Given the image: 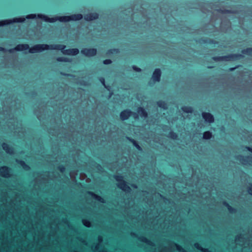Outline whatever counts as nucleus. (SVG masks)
Here are the masks:
<instances>
[{
  "instance_id": "obj_1",
  "label": "nucleus",
  "mask_w": 252,
  "mask_h": 252,
  "mask_svg": "<svg viewBox=\"0 0 252 252\" xmlns=\"http://www.w3.org/2000/svg\"><path fill=\"white\" fill-rule=\"evenodd\" d=\"M38 17L49 23H54L57 21H59L61 22H68L70 21L69 16H56L53 18H49L47 15L38 14Z\"/></svg>"
},
{
  "instance_id": "obj_2",
  "label": "nucleus",
  "mask_w": 252,
  "mask_h": 252,
  "mask_svg": "<svg viewBox=\"0 0 252 252\" xmlns=\"http://www.w3.org/2000/svg\"><path fill=\"white\" fill-rule=\"evenodd\" d=\"M242 57V55L241 54H231L228 56H221V57H213L214 60L216 61H233L237 59H240Z\"/></svg>"
},
{
  "instance_id": "obj_3",
  "label": "nucleus",
  "mask_w": 252,
  "mask_h": 252,
  "mask_svg": "<svg viewBox=\"0 0 252 252\" xmlns=\"http://www.w3.org/2000/svg\"><path fill=\"white\" fill-rule=\"evenodd\" d=\"M115 179L118 182V187L126 192H129L130 190V187L126 184V182L123 180V177L121 176H116Z\"/></svg>"
},
{
  "instance_id": "obj_4",
  "label": "nucleus",
  "mask_w": 252,
  "mask_h": 252,
  "mask_svg": "<svg viewBox=\"0 0 252 252\" xmlns=\"http://www.w3.org/2000/svg\"><path fill=\"white\" fill-rule=\"evenodd\" d=\"M26 18L24 17L14 18L12 19H6L0 21V27L8 25L13 23H23Z\"/></svg>"
},
{
  "instance_id": "obj_5",
  "label": "nucleus",
  "mask_w": 252,
  "mask_h": 252,
  "mask_svg": "<svg viewBox=\"0 0 252 252\" xmlns=\"http://www.w3.org/2000/svg\"><path fill=\"white\" fill-rule=\"evenodd\" d=\"M81 53L85 57L91 58L96 55L97 50L95 48H83L81 50Z\"/></svg>"
},
{
  "instance_id": "obj_6",
  "label": "nucleus",
  "mask_w": 252,
  "mask_h": 252,
  "mask_svg": "<svg viewBox=\"0 0 252 252\" xmlns=\"http://www.w3.org/2000/svg\"><path fill=\"white\" fill-rule=\"evenodd\" d=\"M45 44H37L29 49V53H35L38 52H41L45 50Z\"/></svg>"
},
{
  "instance_id": "obj_7",
  "label": "nucleus",
  "mask_w": 252,
  "mask_h": 252,
  "mask_svg": "<svg viewBox=\"0 0 252 252\" xmlns=\"http://www.w3.org/2000/svg\"><path fill=\"white\" fill-rule=\"evenodd\" d=\"M237 159L244 165H252V157H244L242 156H238Z\"/></svg>"
},
{
  "instance_id": "obj_8",
  "label": "nucleus",
  "mask_w": 252,
  "mask_h": 252,
  "mask_svg": "<svg viewBox=\"0 0 252 252\" xmlns=\"http://www.w3.org/2000/svg\"><path fill=\"white\" fill-rule=\"evenodd\" d=\"M45 50H61L64 49L66 46L64 45H60V44H52V45H47L45 44Z\"/></svg>"
},
{
  "instance_id": "obj_9",
  "label": "nucleus",
  "mask_w": 252,
  "mask_h": 252,
  "mask_svg": "<svg viewBox=\"0 0 252 252\" xmlns=\"http://www.w3.org/2000/svg\"><path fill=\"white\" fill-rule=\"evenodd\" d=\"M161 72L160 69L157 68L153 73L151 80L153 82H159L160 80Z\"/></svg>"
},
{
  "instance_id": "obj_10",
  "label": "nucleus",
  "mask_w": 252,
  "mask_h": 252,
  "mask_svg": "<svg viewBox=\"0 0 252 252\" xmlns=\"http://www.w3.org/2000/svg\"><path fill=\"white\" fill-rule=\"evenodd\" d=\"M62 52L64 55L75 56L77 55L79 53V50L77 48H73L66 50L63 49L62 50Z\"/></svg>"
},
{
  "instance_id": "obj_11",
  "label": "nucleus",
  "mask_w": 252,
  "mask_h": 252,
  "mask_svg": "<svg viewBox=\"0 0 252 252\" xmlns=\"http://www.w3.org/2000/svg\"><path fill=\"white\" fill-rule=\"evenodd\" d=\"M202 116L203 118L207 123H212L214 122L213 116L209 113L203 112L202 114Z\"/></svg>"
},
{
  "instance_id": "obj_12",
  "label": "nucleus",
  "mask_w": 252,
  "mask_h": 252,
  "mask_svg": "<svg viewBox=\"0 0 252 252\" xmlns=\"http://www.w3.org/2000/svg\"><path fill=\"white\" fill-rule=\"evenodd\" d=\"M132 112L129 110H125L123 111L120 115L121 119L122 121H125L129 118L131 116Z\"/></svg>"
},
{
  "instance_id": "obj_13",
  "label": "nucleus",
  "mask_w": 252,
  "mask_h": 252,
  "mask_svg": "<svg viewBox=\"0 0 252 252\" xmlns=\"http://www.w3.org/2000/svg\"><path fill=\"white\" fill-rule=\"evenodd\" d=\"M98 18V14L97 13H90L84 16V19L86 21H90L95 20Z\"/></svg>"
},
{
  "instance_id": "obj_14",
  "label": "nucleus",
  "mask_w": 252,
  "mask_h": 252,
  "mask_svg": "<svg viewBox=\"0 0 252 252\" xmlns=\"http://www.w3.org/2000/svg\"><path fill=\"white\" fill-rule=\"evenodd\" d=\"M0 173L1 176L7 178L10 176V169L6 166L2 167L0 168Z\"/></svg>"
},
{
  "instance_id": "obj_15",
  "label": "nucleus",
  "mask_w": 252,
  "mask_h": 252,
  "mask_svg": "<svg viewBox=\"0 0 252 252\" xmlns=\"http://www.w3.org/2000/svg\"><path fill=\"white\" fill-rule=\"evenodd\" d=\"M98 240L99 242V243L96 245L94 247L92 246V249L94 251V252H107L106 251L104 250H102L101 251H98L99 248V244L102 242L103 239L102 237L100 236H98Z\"/></svg>"
},
{
  "instance_id": "obj_16",
  "label": "nucleus",
  "mask_w": 252,
  "mask_h": 252,
  "mask_svg": "<svg viewBox=\"0 0 252 252\" xmlns=\"http://www.w3.org/2000/svg\"><path fill=\"white\" fill-rule=\"evenodd\" d=\"M29 49V45L27 44H18L15 47V51H22Z\"/></svg>"
},
{
  "instance_id": "obj_17",
  "label": "nucleus",
  "mask_w": 252,
  "mask_h": 252,
  "mask_svg": "<svg viewBox=\"0 0 252 252\" xmlns=\"http://www.w3.org/2000/svg\"><path fill=\"white\" fill-rule=\"evenodd\" d=\"M83 15L81 14H72L69 16L70 21H76L81 20L83 18Z\"/></svg>"
},
{
  "instance_id": "obj_18",
  "label": "nucleus",
  "mask_w": 252,
  "mask_h": 252,
  "mask_svg": "<svg viewBox=\"0 0 252 252\" xmlns=\"http://www.w3.org/2000/svg\"><path fill=\"white\" fill-rule=\"evenodd\" d=\"M2 148L7 153L9 154H12L13 153V150L12 148L10 147L9 145H8L6 143H3L2 144Z\"/></svg>"
},
{
  "instance_id": "obj_19",
  "label": "nucleus",
  "mask_w": 252,
  "mask_h": 252,
  "mask_svg": "<svg viewBox=\"0 0 252 252\" xmlns=\"http://www.w3.org/2000/svg\"><path fill=\"white\" fill-rule=\"evenodd\" d=\"M88 194H90L93 198H94L95 199L99 201L100 202L104 203V200L103 198H102L101 196H98L93 192L89 191Z\"/></svg>"
},
{
  "instance_id": "obj_20",
  "label": "nucleus",
  "mask_w": 252,
  "mask_h": 252,
  "mask_svg": "<svg viewBox=\"0 0 252 252\" xmlns=\"http://www.w3.org/2000/svg\"><path fill=\"white\" fill-rule=\"evenodd\" d=\"M88 194H90L93 198H94L95 199L99 201L100 202L104 203V200L103 198H102L101 196H98L93 192L89 191Z\"/></svg>"
},
{
  "instance_id": "obj_21",
  "label": "nucleus",
  "mask_w": 252,
  "mask_h": 252,
  "mask_svg": "<svg viewBox=\"0 0 252 252\" xmlns=\"http://www.w3.org/2000/svg\"><path fill=\"white\" fill-rule=\"evenodd\" d=\"M137 113L141 117L144 118L147 117V113L146 111L142 107L138 108Z\"/></svg>"
},
{
  "instance_id": "obj_22",
  "label": "nucleus",
  "mask_w": 252,
  "mask_h": 252,
  "mask_svg": "<svg viewBox=\"0 0 252 252\" xmlns=\"http://www.w3.org/2000/svg\"><path fill=\"white\" fill-rule=\"evenodd\" d=\"M139 239L141 241H142L144 243H145L146 244H147L148 245L152 246H153V243L152 242H151V241L148 240L146 238H145L144 237H140Z\"/></svg>"
},
{
  "instance_id": "obj_23",
  "label": "nucleus",
  "mask_w": 252,
  "mask_h": 252,
  "mask_svg": "<svg viewBox=\"0 0 252 252\" xmlns=\"http://www.w3.org/2000/svg\"><path fill=\"white\" fill-rule=\"evenodd\" d=\"M212 136V134L209 131L204 132L203 135V138L204 139H210Z\"/></svg>"
},
{
  "instance_id": "obj_24",
  "label": "nucleus",
  "mask_w": 252,
  "mask_h": 252,
  "mask_svg": "<svg viewBox=\"0 0 252 252\" xmlns=\"http://www.w3.org/2000/svg\"><path fill=\"white\" fill-rule=\"evenodd\" d=\"M17 162L26 170H28L30 169V167L27 165L25 162L22 160H16Z\"/></svg>"
},
{
  "instance_id": "obj_25",
  "label": "nucleus",
  "mask_w": 252,
  "mask_h": 252,
  "mask_svg": "<svg viewBox=\"0 0 252 252\" xmlns=\"http://www.w3.org/2000/svg\"><path fill=\"white\" fill-rule=\"evenodd\" d=\"M157 104L158 107L163 109H166L167 108V104L164 101H158L157 102Z\"/></svg>"
},
{
  "instance_id": "obj_26",
  "label": "nucleus",
  "mask_w": 252,
  "mask_h": 252,
  "mask_svg": "<svg viewBox=\"0 0 252 252\" xmlns=\"http://www.w3.org/2000/svg\"><path fill=\"white\" fill-rule=\"evenodd\" d=\"M182 110L186 113H192L193 110L191 107L189 106H184L182 108Z\"/></svg>"
},
{
  "instance_id": "obj_27",
  "label": "nucleus",
  "mask_w": 252,
  "mask_h": 252,
  "mask_svg": "<svg viewBox=\"0 0 252 252\" xmlns=\"http://www.w3.org/2000/svg\"><path fill=\"white\" fill-rule=\"evenodd\" d=\"M58 62H71L72 60L65 57H58L57 58Z\"/></svg>"
},
{
  "instance_id": "obj_28",
  "label": "nucleus",
  "mask_w": 252,
  "mask_h": 252,
  "mask_svg": "<svg viewBox=\"0 0 252 252\" xmlns=\"http://www.w3.org/2000/svg\"><path fill=\"white\" fill-rule=\"evenodd\" d=\"M242 52L244 54L252 55V48H248L247 49L243 50Z\"/></svg>"
},
{
  "instance_id": "obj_29",
  "label": "nucleus",
  "mask_w": 252,
  "mask_h": 252,
  "mask_svg": "<svg viewBox=\"0 0 252 252\" xmlns=\"http://www.w3.org/2000/svg\"><path fill=\"white\" fill-rule=\"evenodd\" d=\"M21 126V124H19L18 122H16V125H14L13 126V128L15 129V132H19L20 130H19V128H20V126Z\"/></svg>"
},
{
  "instance_id": "obj_30",
  "label": "nucleus",
  "mask_w": 252,
  "mask_h": 252,
  "mask_svg": "<svg viewBox=\"0 0 252 252\" xmlns=\"http://www.w3.org/2000/svg\"><path fill=\"white\" fill-rule=\"evenodd\" d=\"M38 15H36L35 14H29V15H27V16L26 17V18L27 19H35V18L38 17Z\"/></svg>"
},
{
  "instance_id": "obj_31",
  "label": "nucleus",
  "mask_w": 252,
  "mask_h": 252,
  "mask_svg": "<svg viewBox=\"0 0 252 252\" xmlns=\"http://www.w3.org/2000/svg\"><path fill=\"white\" fill-rule=\"evenodd\" d=\"M83 223L85 226L88 227L91 226V222L88 220H83Z\"/></svg>"
},
{
  "instance_id": "obj_32",
  "label": "nucleus",
  "mask_w": 252,
  "mask_h": 252,
  "mask_svg": "<svg viewBox=\"0 0 252 252\" xmlns=\"http://www.w3.org/2000/svg\"><path fill=\"white\" fill-rule=\"evenodd\" d=\"M176 247L177 250L179 252H186V251L183 248H182V247H181L180 246H179L178 245H176Z\"/></svg>"
},
{
  "instance_id": "obj_33",
  "label": "nucleus",
  "mask_w": 252,
  "mask_h": 252,
  "mask_svg": "<svg viewBox=\"0 0 252 252\" xmlns=\"http://www.w3.org/2000/svg\"><path fill=\"white\" fill-rule=\"evenodd\" d=\"M224 204L227 207L230 212L232 213L233 212V209L227 203L224 202Z\"/></svg>"
},
{
  "instance_id": "obj_34",
  "label": "nucleus",
  "mask_w": 252,
  "mask_h": 252,
  "mask_svg": "<svg viewBox=\"0 0 252 252\" xmlns=\"http://www.w3.org/2000/svg\"><path fill=\"white\" fill-rule=\"evenodd\" d=\"M132 142H133V145L136 147L137 149H138L139 150H141L140 146L136 143L135 141L132 140Z\"/></svg>"
},
{
  "instance_id": "obj_35",
  "label": "nucleus",
  "mask_w": 252,
  "mask_h": 252,
  "mask_svg": "<svg viewBox=\"0 0 252 252\" xmlns=\"http://www.w3.org/2000/svg\"><path fill=\"white\" fill-rule=\"evenodd\" d=\"M170 136L173 139H176L177 137V134L176 133H174L173 132H170Z\"/></svg>"
},
{
  "instance_id": "obj_36",
  "label": "nucleus",
  "mask_w": 252,
  "mask_h": 252,
  "mask_svg": "<svg viewBox=\"0 0 252 252\" xmlns=\"http://www.w3.org/2000/svg\"><path fill=\"white\" fill-rule=\"evenodd\" d=\"M112 63V61L111 60L107 59L103 61V63L105 64H109Z\"/></svg>"
},
{
  "instance_id": "obj_37",
  "label": "nucleus",
  "mask_w": 252,
  "mask_h": 252,
  "mask_svg": "<svg viewBox=\"0 0 252 252\" xmlns=\"http://www.w3.org/2000/svg\"><path fill=\"white\" fill-rule=\"evenodd\" d=\"M132 68L136 71L140 72L141 71V69L140 68H139L135 65H133L132 66Z\"/></svg>"
},
{
  "instance_id": "obj_38",
  "label": "nucleus",
  "mask_w": 252,
  "mask_h": 252,
  "mask_svg": "<svg viewBox=\"0 0 252 252\" xmlns=\"http://www.w3.org/2000/svg\"><path fill=\"white\" fill-rule=\"evenodd\" d=\"M99 80L101 82V83L105 86V87H106L105 85V79L104 78H100L99 79Z\"/></svg>"
},
{
  "instance_id": "obj_39",
  "label": "nucleus",
  "mask_w": 252,
  "mask_h": 252,
  "mask_svg": "<svg viewBox=\"0 0 252 252\" xmlns=\"http://www.w3.org/2000/svg\"><path fill=\"white\" fill-rule=\"evenodd\" d=\"M249 193L252 195V185H251L248 189Z\"/></svg>"
},
{
  "instance_id": "obj_40",
  "label": "nucleus",
  "mask_w": 252,
  "mask_h": 252,
  "mask_svg": "<svg viewBox=\"0 0 252 252\" xmlns=\"http://www.w3.org/2000/svg\"><path fill=\"white\" fill-rule=\"evenodd\" d=\"M6 51L7 50L5 48L0 47V51L6 52Z\"/></svg>"
},
{
  "instance_id": "obj_41",
  "label": "nucleus",
  "mask_w": 252,
  "mask_h": 252,
  "mask_svg": "<svg viewBox=\"0 0 252 252\" xmlns=\"http://www.w3.org/2000/svg\"><path fill=\"white\" fill-rule=\"evenodd\" d=\"M14 51H15V48H13V49H10L9 50H8V52L10 53H12L14 52Z\"/></svg>"
},
{
  "instance_id": "obj_42",
  "label": "nucleus",
  "mask_w": 252,
  "mask_h": 252,
  "mask_svg": "<svg viewBox=\"0 0 252 252\" xmlns=\"http://www.w3.org/2000/svg\"><path fill=\"white\" fill-rule=\"evenodd\" d=\"M65 170V168L63 167H60V170L62 172H63Z\"/></svg>"
},
{
  "instance_id": "obj_43",
  "label": "nucleus",
  "mask_w": 252,
  "mask_h": 252,
  "mask_svg": "<svg viewBox=\"0 0 252 252\" xmlns=\"http://www.w3.org/2000/svg\"><path fill=\"white\" fill-rule=\"evenodd\" d=\"M246 149H247L249 151H250L252 153V149L250 148V147H246Z\"/></svg>"
},
{
  "instance_id": "obj_44",
  "label": "nucleus",
  "mask_w": 252,
  "mask_h": 252,
  "mask_svg": "<svg viewBox=\"0 0 252 252\" xmlns=\"http://www.w3.org/2000/svg\"><path fill=\"white\" fill-rule=\"evenodd\" d=\"M240 237L237 236V237H236L235 238V241L236 243H238V240L239 239Z\"/></svg>"
},
{
  "instance_id": "obj_45",
  "label": "nucleus",
  "mask_w": 252,
  "mask_h": 252,
  "mask_svg": "<svg viewBox=\"0 0 252 252\" xmlns=\"http://www.w3.org/2000/svg\"><path fill=\"white\" fill-rule=\"evenodd\" d=\"M222 12H223V13H229V12H230V11L229 10H224V11H222Z\"/></svg>"
},
{
  "instance_id": "obj_46",
  "label": "nucleus",
  "mask_w": 252,
  "mask_h": 252,
  "mask_svg": "<svg viewBox=\"0 0 252 252\" xmlns=\"http://www.w3.org/2000/svg\"><path fill=\"white\" fill-rule=\"evenodd\" d=\"M114 52H118V49H114L113 50Z\"/></svg>"
},
{
  "instance_id": "obj_47",
  "label": "nucleus",
  "mask_w": 252,
  "mask_h": 252,
  "mask_svg": "<svg viewBox=\"0 0 252 252\" xmlns=\"http://www.w3.org/2000/svg\"><path fill=\"white\" fill-rule=\"evenodd\" d=\"M132 187H133V188H137V186H136V185H132Z\"/></svg>"
},
{
  "instance_id": "obj_48",
  "label": "nucleus",
  "mask_w": 252,
  "mask_h": 252,
  "mask_svg": "<svg viewBox=\"0 0 252 252\" xmlns=\"http://www.w3.org/2000/svg\"><path fill=\"white\" fill-rule=\"evenodd\" d=\"M234 69V68H230V70H233Z\"/></svg>"
},
{
  "instance_id": "obj_49",
  "label": "nucleus",
  "mask_w": 252,
  "mask_h": 252,
  "mask_svg": "<svg viewBox=\"0 0 252 252\" xmlns=\"http://www.w3.org/2000/svg\"><path fill=\"white\" fill-rule=\"evenodd\" d=\"M9 127H10V129H12V127L10 126H9Z\"/></svg>"
},
{
  "instance_id": "obj_50",
  "label": "nucleus",
  "mask_w": 252,
  "mask_h": 252,
  "mask_svg": "<svg viewBox=\"0 0 252 252\" xmlns=\"http://www.w3.org/2000/svg\"><path fill=\"white\" fill-rule=\"evenodd\" d=\"M9 127H10V129H12V127L10 126H9Z\"/></svg>"
},
{
  "instance_id": "obj_51",
  "label": "nucleus",
  "mask_w": 252,
  "mask_h": 252,
  "mask_svg": "<svg viewBox=\"0 0 252 252\" xmlns=\"http://www.w3.org/2000/svg\"><path fill=\"white\" fill-rule=\"evenodd\" d=\"M9 127H10V129H12V127L10 126H9Z\"/></svg>"
},
{
  "instance_id": "obj_52",
  "label": "nucleus",
  "mask_w": 252,
  "mask_h": 252,
  "mask_svg": "<svg viewBox=\"0 0 252 252\" xmlns=\"http://www.w3.org/2000/svg\"><path fill=\"white\" fill-rule=\"evenodd\" d=\"M161 252H164L163 251H161Z\"/></svg>"
}]
</instances>
